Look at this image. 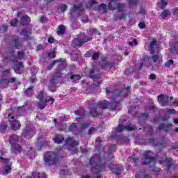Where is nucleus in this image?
<instances>
[{
	"label": "nucleus",
	"instance_id": "obj_1",
	"mask_svg": "<svg viewBox=\"0 0 178 178\" xmlns=\"http://www.w3.org/2000/svg\"><path fill=\"white\" fill-rule=\"evenodd\" d=\"M130 86L122 90H109L106 88L107 97L111 99V102H100L98 104L95 103V100L91 99L88 101L89 104L90 113L93 118L98 116V108L99 109H112L116 111L120 106V97H127L130 92Z\"/></svg>",
	"mask_w": 178,
	"mask_h": 178
},
{
	"label": "nucleus",
	"instance_id": "obj_2",
	"mask_svg": "<svg viewBox=\"0 0 178 178\" xmlns=\"http://www.w3.org/2000/svg\"><path fill=\"white\" fill-rule=\"evenodd\" d=\"M90 165L91 166V172L92 173H97L96 178H101V172H105L106 165L105 163L101 160V155L99 154H94L90 160Z\"/></svg>",
	"mask_w": 178,
	"mask_h": 178
},
{
	"label": "nucleus",
	"instance_id": "obj_3",
	"mask_svg": "<svg viewBox=\"0 0 178 178\" xmlns=\"http://www.w3.org/2000/svg\"><path fill=\"white\" fill-rule=\"evenodd\" d=\"M108 8L110 10L118 9V13L115 15V20H123L126 17V15H127V10L124 9L126 5L118 3V0H109Z\"/></svg>",
	"mask_w": 178,
	"mask_h": 178
},
{
	"label": "nucleus",
	"instance_id": "obj_4",
	"mask_svg": "<svg viewBox=\"0 0 178 178\" xmlns=\"http://www.w3.org/2000/svg\"><path fill=\"white\" fill-rule=\"evenodd\" d=\"M144 130L145 131H147L151 137L146 141L147 144H150V145H153L154 147H159V148L165 147V144H166V141H168L166 137H163L161 142L155 143V139L152 137L154 136V129H152V127L147 126L144 128Z\"/></svg>",
	"mask_w": 178,
	"mask_h": 178
},
{
	"label": "nucleus",
	"instance_id": "obj_5",
	"mask_svg": "<svg viewBox=\"0 0 178 178\" xmlns=\"http://www.w3.org/2000/svg\"><path fill=\"white\" fill-rule=\"evenodd\" d=\"M43 158L46 166H52L59 162V155L54 152H46Z\"/></svg>",
	"mask_w": 178,
	"mask_h": 178
},
{
	"label": "nucleus",
	"instance_id": "obj_6",
	"mask_svg": "<svg viewBox=\"0 0 178 178\" xmlns=\"http://www.w3.org/2000/svg\"><path fill=\"white\" fill-rule=\"evenodd\" d=\"M62 76L63 74L60 68L56 69L54 74L51 78L48 84V88L49 91H51L52 92H55V91H56V80H58V79H60Z\"/></svg>",
	"mask_w": 178,
	"mask_h": 178
},
{
	"label": "nucleus",
	"instance_id": "obj_7",
	"mask_svg": "<svg viewBox=\"0 0 178 178\" xmlns=\"http://www.w3.org/2000/svg\"><path fill=\"white\" fill-rule=\"evenodd\" d=\"M9 143L11 145V151L14 154H20L22 152V146L17 143H19V136L17 135H12L10 136Z\"/></svg>",
	"mask_w": 178,
	"mask_h": 178
},
{
	"label": "nucleus",
	"instance_id": "obj_8",
	"mask_svg": "<svg viewBox=\"0 0 178 178\" xmlns=\"http://www.w3.org/2000/svg\"><path fill=\"white\" fill-rule=\"evenodd\" d=\"M143 165H155V157H154V153L151 151H145L143 153Z\"/></svg>",
	"mask_w": 178,
	"mask_h": 178
},
{
	"label": "nucleus",
	"instance_id": "obj_9",
	"mask_svg": "<svg viewBox=\"0 0 178 178\" xmlns=\"http://www.w3.org/2000/svg\"><path fill=\"white\" fill-rule=\"evenodd\" d=\"M13 54H15V49L12 47V49L10 50L8 55V59H10V60H12V62H17L18 59H19L20 60H23V59H24V51H18V57L15 56Z\"/></svg>",
	"mask_w": 178,
	"mask_h": 178
},
{
	"label": "nucleus",
	"instance_id": "obj_10",
	"mask_svg": "<svg viewBox=\"0 0 178 178\" xmlns=\"http://www.w3.org/2000/svg\"><path fill=\"white\" fill-rule=\"evenodd\" d=\"M136 130V125H124L122 123H119V125L116 128L118 133H122V131H133Z\"/></svg>",
	"mask_w": 178,
	"mask_h": 178
},
{
	"label": "nucleus",
	"instance_id": "obj_11",
	"mask_svg": "<svg viewBox=\"0 0 178 178\" xmlns=\"http://www.w3.org/2000/svg\"><path fill=\"white\" fill-rule=\"evenodd\" d=\"M8 120L10 123L12 130H18V129H20V123L19 121L15 120V115L13 114H8Z\"/></svg>",
	"mask_w": 178,
	"mask_h": 178
},
{
	"label": "nucleus",
	"instance_id": "obj_12",
	"mask_svg": "<svg viewBox=\"0 0 178 178\" xmlns=\"http://www.w3.org/2000/svg\"><path fill=\"white\" fill-rule=\"evenodd\" d=\"M35 134V129L31 128V127H26L25 129L22 131V136L25 137V138H31Z\"/></svg>",
	"mask_w": 178,
	"mask_h": 178
},
{
	"label": "nucleus",
	"instance_id": "obj_13",
	"mask_svg": "<svg viewBox=\"0 0 178 178\" xmlns=\"http://www.w3.org/2000/svg\"><path fill=\"white\" fill-rule=\"evenodd\" d=\"M88 41H91V38L85 36L84 38H81L80 36H79L78 38L73 40V44L74 45H76V47H81L83 44L88 42Z\"/></svg>",
	"mask_w": 178,
	"mask_h": 178
},
{
	"label": "nucleus",
	"instance_id": "obj_14",
	"mask_svg": "<svg viewBox=\"0 0 178 178\" xmlns=\"http://www.w3.org/2000/svg\"><path fill=\"white\" fill-rule=\"evenodd\" d=\"M65 62H66L65 59L60 58L58 60H55L54 61L52 62V63L47 65V70H51V69H53L54 66H55L56 63H59V66L60 67H65V65H66Z\"/></svg>",
	"mask_w": 178,
	"mask_h": 178
},
{
	"label": "nucleus",
	"instance_id": "obj_15",
	"mask_svg": "<svg viewBox=\"0 0 178 178\" xmlns=\"http://www.w3.org/2000/svg\"><path fill=\"white\" fill-rule=\"evenodd\" d=\"M158 102L162 105V106H169V96L165 95H160L158 96Z\"/></svg>",
	"mask_w": 178,
	"mask_h": 178
},
{
	"label": "nucleus",
	"instance_id": "obj_16",
	"mask_svg": "<svg viewBox=\"0 0 178 178\" xmlns=\"http://www.w3.org/2000/svg\"><path fill=\"white\" fill-rule=\"evenodd\" d=\"M88 77L92 79V80H98L101 79V74L99 73V71L95 69H92L88 74Z\"/></svg>",
	"mask_w": 178,
	"mask_h": 178
},
{
	"label": "nucleus",
	"instance_id": "obj_17",
	"mask_svg": "<svg viewBox=\"0 0 178 178\" xmlns=\"http://www.w3.org/2000/svg\"><path fill=\"white\" fill-rule=\"evenodd\" d=\"M165 163V165L167 167V170H175V164H173L172 160L171 158H167L165 159V161H160V163Z\"/></svg>",
	"mask_w": 178,
	"mask_h": 178
},
{
	"label": "nucleus",
	"instance_id": "obj_18",
	"mask_svg": "<svg viewBox=\"0 0 178 178\" xmlns=\"http://www.w3.org/2000/svg\"><path fill=\"white\" fill-rule=\"evenodd\" d=\"M65 79L67 80H71L73 83H76V81H79L81 79L80 75L74 74L72 72H70L65 75Z\"/></svg>",
	"mask_w": 178,
	"mask_h": 178
},
{
	"label": "nucleus",
	"instance_id": "obj_19",
	"mask_svg": "<svg viewBox=\"0 0 178 178\" xmlns=\"http://www.w3.org/2000/svg\"><path fill=\"white\" fill-rule=\"evenodd\" d=\"M31 108V104L29 102H27L26 104H25L24 106L19 107L15 110V112L17 113H19V115H22L23 112L30 109Z\"/></svg>",
	"mask_w": 178,
	"mask_h": 178
},
{
	"label": "nucleus",
	"instance_id": "obj_20",
	"mask_svg": "<svg viewBox=\"0 0 178 178\" xmlns=\"http://www.w3.org/2000/svg\"><path fill=\"white\" fill-rule=\"evenodd\" d=\"M172 129V124H161L159 125L158 130H163L166 133Z\"/></svg>",
	"mask_w": 178,
	"mask_h": 178
},
{
	"label": "nucleus",
	"instance_id": "obj_21",
	"mask_svg": "<svg viewBox=\"0 0 178 178\" xmlns=\"http://www.w3.org/2000/svg\"><path fill=\"white\" fill-rule=\"evenodd\" d=\"M65 144L70 147H77V145H79V142L74 140L73 138H67L65 140Z\"/></svg>",
	"mask_w": 178,
	"mask_h": 178
},
{
	"label": "nucleus",
	"instance_id": "obj_22",
	"mask_svg": "<svg viewBox=\"0 0 178 178\" xmlns=\"http://www.w3.org/2000/svg\"><path fill=\"white\" fill-rule=\"evenodd\" d=\"M21 35H23L24 40H30V35H31V31H27V29H22L20 33Z\"/></svg>",
	"mask_w": 178,
	"mask_h": 178
},
{
	"label": "nucleus",
	"instance_id": "obj_23",
	"mask_svg": "<svg viewBox=\"0 0 178 178\" xmlns=\"http://www.w3.org/2000/svg\"><path fill=\"white\" fill-rule=\"evenodd\" d=\"M84 8H83V3H79V5H74L73 8L71 9V13L74 12H81Z\"/></svg>",
	"mask_w": 178,
	"mask_h": 178
},
{
	"label": "nucleus",
	"instance_id": "obj_24",
	"mask_svg": "<svg viewBox=\"0 0 178 178\" xmlns=\"http://www.w3.org/2000/svg\"><path fill=\"white\" fill-rule=\"evenodd\" d=\"M34 94V86H31L29 88H26L24 91V95L26 97H33Z\"/></svg>",
	"mask_w": 178,
	"mask_h": 178
},
{
	"label": "nucleus",
	"instance_id": "obj_25",
	"mask_svg": "<svg viewBox=\"0 0 178 178\" xmlns=\"http://www.w3.org/2000/svg\"><path fill=\"white\" fill-rule=\"evenodd\" d=\"M22 68H23V63H19L14 66V70L15 73H17L18 74H22Z\"/></svg>",
	"mask_w": 178,
	"mask_h": 178
},
{
	"label": "nucleus",
	"instance_id": "obj_26",
	"mask_svg": "<svg viewBox=\"0 0 178 178\" xmlns=\"http://www.w3.org/2000/svg\"><path fill=\"white\" fill-rule=\"evenodd\" d=\"M129 8H137L138 6V0H127Z\"/></svg>",
	"mask_w": 178,
	"mask_h": 178
},
{
	"label": "nucleus",
	"instance_id": "obj_27",
	"mask_svg": "<svg viewBox=\"0 0 178 178\" xmlns=\"http://www.w3.org/2000/svg\"><path fill=\"white\" fill-rule=\"evenodd\" d=\"M74 113L76 116H80L79 119H83V118H84V115H86V111L83 108H79L75 111Z\"/></svg>",
	"mask_w": 178,
	"mask_h": 178
},
{
	"label": "nucleus",
	"instance_id": "obj_28",
	"mask_svg": "<svg viewBox=\"0 0 178 178\" xmlns=\"http://www.w3.org/2000/svg\"><path fill=\"white\" fill-rule=\"evenodd\" d=\"M122 172H123V167L122 166L116 167L113 170V173L116 176H121Z\"/></svg>",
	"mask_w": 178,
	"mask_h": 178
},
{
	"label": "nucleus",
	"instance_id": "obj_29",
	"mask_svg": "<svg viewBox=\"0 0 178 178\" xmlns=\"http://www.w3.org/2000/svg\"><path fill=\"white\" fill-rule=\"evenodd\" d=\"M54 140L56 144H62V143L65 141V138L62 135H58Z\"/></svg>",
	"mask_w": 178,
	"mask_h": 178
},
{
	"label": "nucleus",
	"instance_id": "obj_30",
	"mask_svg": "<svg viewBox=\"0 0 178 178\" xmlns=\"http://www.w3.org/2000/svg\"><path fill=\"white\" fill-rule=\"evenodd\" d=\"M20 21H21V24H22L23 26L26 24H29V23H30V17L27 15H24L23 17H22Z\"/></svg>",
	"mask_w": 178,
	"mask_h": 178
},
{
	"label": "nucleus",
	"instance_id": "obj_31",
	"mask_svg": "<svg viewBox=\"0 0 178 178\" xmlns=\"http://www.w3.org/2000/svg\"><path fill=\"white\" fill-rule=\"evenodd\" d=\"M68 130L70 131H72V133L76 134L77 131H79V127L76 124L72 123L68 128Z\"/></svg>",
	"mask_w": 178,
	"mask_h": 178
},
{
	"label": "nucleus",
	"instance_id": "obj_32",
	"mask_svg": "<svg viewBox=\"0 0 178 178\" xmlns=\"http://www.w3.org/2000/svg\"><path fill=\"white\" fill-rule=\"evenodd\" d=\"M32 177L33 178H47V175H45V173H40V172H33L32 173Z\"/></svg>",
	"mask_w": 178,
	"mask_h": 178
},
{
	"label": "nucleus",
	"instance_id": "obj_33",
	"mask_svg": "<svg viewBox=\"0 0 178 178\" xmlns=\"http://www.w3.org/2000/svg\"><path fill=\"white\" fill-rule=\"evenodd\" d=\"M38 99H40V101H42V99H47V94L44 90H41L38 96H37Z\"/></svg>",
	"mask_w": 178,
	"mask_h": 178
},
{
	"label": "nucleus",
	"instance_id": "obj_34",
	"mask_svg": "<svg viewBox=\"0 0 178 178\" xmlns=\"http://www.w3.org/2000/svg\"><path fill=\"white\" fill-rule=\"evenodd\" d=\"M128 162H132V163H134V166H136V165H137V163L138 162V159L136 158V155L134 154L128 158Z\"/></svg>",
	"mask_w": 178,
	"mask_h": 178
},
{
	"label": "nucleus",
	"instance_id": "obj_35",
	"mask_svg": "<svg viewBox=\"0 0 178 178\" xmlns=\"http://www.w3.org/2000/svg\"><path fill=\"white\" fill-rule=\"evenodd\" d=\"M66 31V28L65 27V26L63 25H60L58 27V31H57V33L60 34V35H63L65 34V32Z\"/></svg>",
	"mask_w": 178,
	"mask_h": 178
},
{
	"label": "nucleus",
	"instance_id": "obj_36",
	"mask_svg": "<svg viewBox=\"0 0 178 178\" xmlns=\"http://www.w3.org/2000/svg\"><path fill=\"white\" fill-rule=\"evenodd\" d=\"M101 9H102L103 13H106V4H99L97 7H96L95 10H101Z\"/></svg>",
	"mask_w": 178,
	"mask_h": 178
},
{
	"label": "nucleus",
	"instance_id": "obj_37",
	"mask_svg": "<svg viewBox=\"0 0 178 178\" xmlns=\"http://www.w3.org/2000/svg\"><path fill=\"white\" fill-rule=\"evenodd\" d=\"M8 129V123L6 122L3 121L0 124V131L2 133H5V130Z\"/></svg>",
	"mask_w": 178,
	"mask_h": 178
},
{
	"label": "nucleus",
	"instance_id": "obj_38",
	"mask_svg": "<svg viewBox=\"0 0 178 178\" xmlns=\"http://www.w3.org/2000/svg\"><path fill=\"white\" fill-rule=\"evenodd\" d=\"M47 144H48V142H47V143H45L41 141V139L38 138V143L36 144V147H38V149L39 151H40L41 150V147H42V145H47Z\"/></svg>",
	"mask_w": 178,
	"mask_h": 178
},
{
	"label": "nucleus",
	"instance_id": "obj_39",
	"mask_svg": "<svg viewBox=\"0 0 178 178\" xmlns=\"http://www.w3.org/2000/svg\"><path fill=\"white\" fill-rule=\"evenodd\" d=\"M148 118H149V114L148 113H142L138 118V122L141 120L144 121L145 119H148Z\"/></svg>",
	"mask_w": 178,
	"mask_h": 178
},
{
	"label": "nucleus",
	"instance_id": "obj_40",
	"mask_svg": "<svg viewBox=\"0 0 178 178\" xmlns=\"http://www.w3.org/2000/svg\"><path fill=\"white\" fill-rule=\"evenodd\" d=\"M101 83H102V80H101V79H94L92 87H95V88L99 87V86L101 85Z\"/></svg>",
	"mask_w": 178,
	"mask_h": 178
},
{
	"label": "nucleus",
	"instance_id": "obj_41",
	"mask_svg": "<svg viewBox=\"0 0 178 178\" xmlns=\"http://www.w3.org/2000/svg\"><path fill=\"white\" fill-rule=\"evenodd\" d=\"M37 119H39V120H41L42 122H45L47 120V118L45 117V114L44 113H38L36 115Z\"/></svg>",
	"mask_w": 178,
	"mask_h": 178
},
{
	"label": "nucleus",
	"instance_id": "obj_42",
	"mask_svg": "<svg viewBox=\"0 0 178 178\" xmlns=\"http://www.w3.org/2000/svg\"><path fill=\"white\" fill-rule=\"evenodd\" d=\"M136 109H138V106H131L129 107L128 112L129 113H131V115H134V113H136Z\"/></svg>",
	"mask_w": 178,
	"mask_h": 178
},
{
	"label": "nucleus",
	"instance_id": "obj_43",
	"mask_svg": "<svg viewBox=\"0 0 178 178\" xmlns=\"http://www.w3.org/2000/svg\"><path fill=\"white\" fill-rule=\"evenodd\" d=\"M11 164L9 165H6L4 166V172H3V175H8L10 170H12V168L10 167Z\"/></svg>",
	"mask_w": 178,
	"mask_h": 178
},
{
	"label": "nucleus",
	"instance_id": "obj_44",
	"mask_svg": "<svg viewBox=\"0 0 178 178\" xmlns=\"http://www.w3.org/2000/svg\"><path fill=\"white\" fill-rule=\"evenodd\" d=\"M136 178H149L148 175H145L144 172H138L136 175Z\"/></svg>",
	"mask_w": 178,
	"mask_h": 178
},
{
	"label": "nucleus",
	"instance_id": "obj_45",
	"mask_svg": "<svg viewBox=\"0 0 178 178\" xmlns=\"http://www.w3.org/2000/svg\"><path fill=\"white\" fill-rule=\"evenodd\" d=\"M156 46V40H153L150 42L149 44V51L150 52H152V54H154V47Z\"/></svg>",
	"mask_w": 178,
	"mask_h": 178
},
{
	"label": "nucleus",
	"instance_id": "obj_46",
	"mask_svg": "<svg viewBox=\"0 0 178 178\" xmlns=\"http://www.w3.org/2000/svg\"><path fill=\"white\" fill-rule=\"evenodd\" d=\"M113 66H114V64L109 61H107L104 63V67H106V69H112Z\"/></svg>",
	"mask_w": 178,
	"mask_h": 178
},
{
	"label": "nucleus",
	"instance_id": "obj_47",
	"mask_svg": "<svg viewBox=\"0 0 178 178\" xmlns=\"http://www.w3.org/2000/svg\"><path fill=\"white\" fill-rule=\"evenodd\" d=\"M92 5H97V1L95 0H90L89 3H86V7L87 8H90Z\"/></svg>",
	"mask_w": 178,
	"mask_h": 178
},
{
	"label": "nucleus",
	"instance_id": "obj_48",
	"mask_svg": "<svg viewBox=\"0 0 178 178\" xmlns=\"http://www.w3.org/2000/svg\"><path fill=\"white\" fill-rule=\"evenodd\" d=\"M168 15H169V10H165L161 13V16L162 19H166L168 17Z\"/></svg>",
	"mask_w": 178,
	"mask_h": 178
},
{
	"label": "nucleus",
	"instance_id": "obj_49",
	"mask_svg": "<svg viewBox=\"0 0 178 178\" xmlns=\"http://www.w3.org/2000/svg\"><path fill=\"white\" fill-rule=\"evenodd\" d=\"M115 149H116V145H115V144L111 145L110 147H109V150H108V155L112 154V152H113V151H115Z\"/></svg>",
	"mask_w": 178,
	"mask_h": 178
},
{
	"label": "nucleus",
	"instance_id": "obj_50",
	"mask_svg": "<svg viewBox=\"0 0 178 178\" xmlns=\"http://www.w3.org/2000/svg\"><path fill=\"white\" fill-rule=\"evenodd\" d=\"M98 58H99V52L96 51L93 53V54L92 55V59H93V60H97Z\"/></svg>",
	"mask_w": 178,
	"mask_h": 178
},
{
	"label": "nucleus",
	"instance_id": "obj_51",
	"mask_svg": "<svg viewBox=\"0 0 178 178\" xmlns=\"http://www.w3.org/2000/svg\"><path fill=\"white\" fill-rule=\"evenodd\" d=\"M90 122H87L82 124L81 126V130H86V129H87V127H88V126H90Z\"/></svg>",
	"mask_w": 178,
	"mask_h": 178
},
{
	"label": "nucleus",
	"instance_id": "obj_52",
	"mask_svg": "<svg viewBox=\"0 0 178 178\" xmlns=\"http://www.w3.org/2000/svg\"><path fill=\"white\" fill-rule=\"evenodd\" d=\"M95 131H97V128L95 127H91L88 132V136H92V134H94V133H95Z\"/></svg>",
	"mask_w": 178,
	"mask_h": 178
},
{
	"label": "nucleus",
	"instance_id": "obj_53",
	"mask_svg": "<svg viewBox=\"0 0 178 178\" xmlns=\"http://www.w3.org/2000/svg\"><path fill=\"white\" fill-rule=\"evenodd\" d=\"M38 108H40V109H44V108H45V106H47V102H39L38 104Z\"/></svg>",
	"mask_w": 178,
	"mask_h": 178
},
{
	"label": "nucleus",
	"instance_id": "obj_54",
	"mask_svg": "<svg viewBox=\"0 0 178 178\" xmlns=\"http://www.w3.org/2000/svg\"><path fill=\"white\" fill-rule=\"evenodd\" d=\"M14 45L16 49H19V48H20V43L19 42V39L17 38L14 40Z\"/></svg>",
	"mask_w": 178,
	"mask_h": 178
},
{
	"label": "nucleus",
	"instance_id": "obj_55",
	"mask_svg": "<svg viewBox=\"0 0 178 178\" xmlns=\"http://www.w3.org/2000/svg\"><path fill=\"white\" fill-rule=\"evenodd\" d=\"M45 102L46 104H49V105H52V104L55 102V99H54V98L52 97H49V99H46Z\"/></svg>",
	"mask_w": 178,
	"mask_h": 178
},
{
	"label": "nucleus",
	"instance_id": "obj_56",
	"mask_svg": "<svg viewBox=\"0 0 178 178\" xmlns=\"http://www.w3.org/2000/svg\"><path fill=\"white\" fill-rule=\"evenodd\" d=\"M19 22V19H13L10 21V26L13 27L16 26V24H17V22Z\"/></svg>",
	"mask_w": 178,
	"mask_h": 178
},
{
	"label": "nucleus",
	"instance_id": "obj_57",
	"mask_svg": "<svg viewBox=\"0 0 178 178\" xmlns=\"http://www.w3.org/2000/svg\"><path fill=\"white\" fill-rule=\"evenodd\" d=\"M173 62H174L173 60H168V62L165 63V67H170V66L172 65Z\"/></svg>",
	"mask_w": 178,
	"mask_h": 178
},
{
	"label": "nucleus",
	"instance_id": "obj_58",
	"mask_svg": "<svg viewBox=\"0 0 178 178\" xmlns=\"http://www.w3.org/2000/svg\"><path fill=\"white\" fill-rule=\"evenodd\" d=\"M166 5H168V3H166L165 0H161V9H165L166 8Z\"/></svg>",
	"mask_w": 178,
	"mask_h": 178
},
{
	"label": "nucleus",
	"instance_id": "obj_59",
	"mask_svg": "<svg viewBox=\"0 0 178 178\" xmlns=\"http://www.w3.org/2000/svg\"><path fill=\"white\" fill-rule=\"evenodd\" d=\"M0 161H3V162L6 165L9 164V159H4L2 156H0Z\"/></svg>",
	"mask_w": 178,
	"mask_h": 178
},
{
	"label": "nucleus",
	"instance_id": "obj_60",
	"mask_svg": "<svg viewBox=\"0 0 178 178\" xmlns=\"http://www.w3.org/2000/svg\"><path fill=\"white\" fill-rule=\"evenodd\" d=\"M40 22H41L42 23H47V22H48V19H47V17H45V16H42V17H40Z\"/></svg>",
	"mask_w": 178,
	"mask_h": 178
},
{
	"label": "nucleus",
	"instance_id": "obj_61",
	"mask_svg": "<svg viewBox=\"0 0 178 178\" xmlns=\"http://www.w3.org/2000/svg\"><path fill=\"white\" fill-rule=\"evenodd\" d=\"M138 27H139V29H141L142 30L144 29H145V23H144V22H140V23L138 24Z\"/></svg>",
	"mask_w": 178,
	"mask_h": 178
},
{
	"label": "nucleus",
	"instance_id": "obj_62",
	"mask_svg": "<svg viewBox=\"0 0 178 178\" xmlns=\"http://www.w3.org/2000/svg\"><path fill=\"white\" fill-rule=\"evenodd\" d=\"M172 51L174 54H177L178 52V49H177V46H173L172 47Z\"/></svg>",
	"mask_w": 178,
	"mask_h": 178
},
{
	"label": "nucleus",
	"instance_id": "obj_63",
	"mask_svg": "<svg viewBox=\"0 0 178 178\" xmlns=\"http://www.w3.org/2000/svg\"><path fill=\"white\" fill-rule=\"evenodd\" d=\"M159 58V57L158 56V55H154L152 56L153 62H156V60H158Z\"/></svg>",
	"mask_w": 178,
	"mask_h": 178
},
{
	"label": "nucleus",
	"instance_id": "obj_64",
	"mask_svg": "<svg viewBox=\"0 0 178 178\" xmlns=\"http://www.w3.org/2000/svg\"><path fill=\"white\" fill-rule=\"evenodd\" d=\"M15 81H16V78L15 77H11L10 79H8V83H15Z\"/></svg>",
	"mask_w": 178,
	"mask_h": 178
}]
</instances>
